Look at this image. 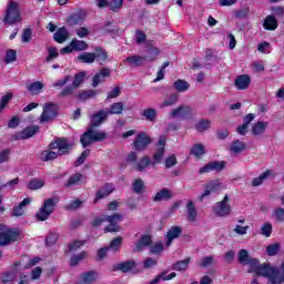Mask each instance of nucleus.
<instances>
[{
  "label": "nucleus",
  "instance_id": "24",
  "mask_svg": "<svg viewBox=\"0 0 284 284\" xmlns=\"http://www.w3.org/2000/svg\"><path fill=\"white\" fill-rule=\"evenodd\" d=\"M179 92L170 93L160 104L161 110H163V108H172V105H176V103H179Z\"/></svg>",
  "mask_w": 284,
  "mask_h": 284
},
{
  "label": "nucleus",
  "instance_id": "61",
  "mask_svg": "<svg viewBox=\"0 0 284 284\" xmlns=\"http://www.w3.org/2000/svg\"><path fill=\"white\" fill-rule=\"evenodd\" d=\"M12 101V93H7L0 99V112L6 110V105H8Z\"/></svg>",
  "mask_w": 284,
  "mask_h": 284
},
{
  "label": "nucleus",
  "instance_id": "31",
  "mask_svg": "<svg viewBox=\"0 0 284 284\" xmlns=\"http://www.w3.org/2000/svg\"><path fill=\"white\" fill-rule=\"evenodd\" d=\"M125 63H129L131 68H141L143 65V61H145V57L143 55H131L125 58Z\"/></svg>",
  "mask_w": 284,
  "mask_h": 284
},
{
  "label": "nucleus",
  "instance_id": "38",
  "mask_svg": "<svg viewBox=\"0 0 284 284\" xmlns=\"http://www.w3.org/2000/svg\"><path fill=\"white\" fill-rule=\"evenodd\" d=\"M88 258V251H82L79 254L72 255L70 258V266L77 267L81 261H85Z\"/></svg>",
  "mask_w": 284,
  "mask_h": 284
},
{
  "label": "nucleus",
  "instance_id": "1",
  "mask_svg": "<svg viewBox=\"0 0 284 284\" xmlns=\"http://www.w3.org/2000/svg\"><path fill=\"white\" fill-rule=\"evenodd\" d=\"M49 150H44L40 153V159L48 163L49 161H57L59 156H65L72 152V144L65 138H54V140L48 145Z\"/></svg>",
  "mask_w": 284,
  "mask_h": 284
},
{
  "label": "nucleus",
  "instance_id": "51",
  "mask_svg": "<svg viewBox=\"0 0 284 284\" xmlns=\"http://www.w3.org/2000/svg\"><path fill=\"white\" fill-rule=\"evenodd\" d=\"M87 72L85 71H82V72H79V73H75L74 78H73V88H79L83 81H85V77H87Z\"/></svg>",
  "mask_w": 284,
  "mask_h": 284
},
{
  "label": "nucleus",
  "instance_id": "9",
  "mask_svg": "<svg viewBox=\"0 0 284 284\" xmlns=\"http://www.w3.org/2000/svg\"><path fill=\"white\" fill-rule=\"evenodd\" d=\"M152 143V138L148 135L145 132H140L134 141H133V148L135 152H143L148 150V146Z\"/></svg>",
  "mask_w": 284,
  "mask_h": 284
},
{
  "label": "nucleus",
  "instance_id": "28",
  "mask_svg": "<svg viewBox=\"0 0 284 284\" xmlns=\"http://www.w3.org/2000/svg\"><path fill=\"white\" fill-rule=\"evenodd\" d=\"M39 130L41 128L39 125H29L22 130V141H26L28 139H32L34 134H39Z\"/></svg>",
  "mask_w": 284,
  "mask_h": 284
},
{
  "label": "nucleus",
  "instance_id": "64",
  "mask_svg": "<svg viewBox=\"0 0 284 284\" xmlns=\"http://www.w3.org/2000/svg\"><path fill=\"white\" fill-rule=\"evenodd\" d=\"M274 216L277 223H284V209L283 207L275 209Z\"/></svg>",
  "mask_w": 284,
  "mask_h": 284
},
{
  "label": "nucleus",
  "instance_id": "27",
  "mask_svg": "<svg viewBox=\"0 0 284 284\" xmlns=\"http://www.w3.org/2000/svg\"><path fill=\"white\" fill-rule=\"evenodd\" d=\"M264 30L274 31L278 28V20L274 16H267L263 22Z\"/></svg>",
  "mask_w": 284,
  "mask_h": 284
},
{
  "label": "nucleus",
  "instance_id": "46",
  "mask_svg": "<svg viewBox=\"0 0 284 284\" xmlns=\"http://www.w3.org/2000/svg\"><path fill=\"white\" fill-rule=\"evenodd\" d=\"M173 88L178 92H187V90H190V83L185 80L179 79L173 83Z\"/></svg>",
  "mask_w": 284,
  "mask_h": 284
},
{
  "label": "nucleus",
  "instance_id": "42",
  "mask_svg": "<svg viewBox=\"0 0 284 284\" xmlns=\"http://www.w3.org/2000/svg\"><path fill=\"white\" fill-rule=\"evenodd\" d=\"M97 94H99L98 90H87L78 93L77 99H79V101H88V99H94Z\"/></svg>",
  "mask_w": 284,
  "mask_h": 284
},
{
  "label": "nucleus",
  "instance_id": "29",
  "mask_svg": "<svg viewBox=\"0 0 284 284\" xmlns=\"http://www.w3.org/2000/svg\"><path fill=\"white\" fill-rule=\"evenodd\" d=\"M108 79V77H110V69L108 68H103L100 70L99 73H97L94 77H93V80H92V88H98L99 87V83H101V81H103L102 79Z\"/></svg>",
  "mask_w": 284,
  "mask_h": 284
},
{
  "label": "nucleus",
  "instance_id": "55",
  "mask_svg": "<svg viewBox=\"0 0 284 284\" xmlns=\"http://www.w3.org/2000/svg\"><path fill=\"white\" fill-rule=\"evenodd\" d=\"M212 122L210 120H201L195 124V130L197 132H205V130H210V125Z\"/></svg>",
  "mask_w": 284,
  "mask_h": 284
},
{
  "label": "nucleus",
  "instance_id": "18",
  "mask_svg": "<svg viewBox=\"0 0 284 284\" xmlns=\"http://www.w3.org/2000/svg\"><path fill=\"white\" fill-rule=\"evenodd\" d=\"M250 83H252V78H250L248 74H241L235 79L236 90H247V88H250Z\"/></svg>",
  "mask_w": 284,
  "mask_h": 284
},
{
  "label": "nucleus",
  "instance_id": "35",
  "mask_svg": "<svg viewBox=\"0 0 284 284\" xmlns=\"http://www.w3.org/2000/svg\"><path fill=\"white\" fill-rule=\"evenodd\" d=\"M190 154H192V156H195V159H203V156L205 155V145H203L202 143H196L192 146Z\"/></svg>",
  "mask_w": 284,
  "mask_h": 284
},
{
  "label": "nucleus",
  "instance_id": "32",
  "mask_svg": "<svg viewBox=\"0 0 284 284\" xmlns=\"http://www.w3.org/2000/svg\"><path fill=\"white\" fill-rule=\"evenodd\" d=\"M192 261V257H185L182 261H176L172 265V270L175 272H185L187 267H190V262Z\"/></svg>",
  "mask_w": 284,
  "mask_h": 284
},
{
  "label": "nucleus",
  "instance_id": "62",
  "mask_svg": "<svg viewBox=\"0 0 284 284\" xmlns=\"http://www.w3.org/2000/svg\"><path fill=\"white\" fill-rule=\"evenodd\" d=\"M32 28H26L22 30V43H30L32 41Z\"/></svg>",
  "mask_w": 284,
  "mask_h": 284
},
{
  "label": "nucleus",
  "instance_id": "58",
  "mask_svg": "<svg viewBox=\"0 0 284 284\" xmlns=\"http://www.w3.org/2000/svg\"><path fill=\"white\" fill-rule=\"evenodd\" d=\"M48 57L45 59L47 63H50L53 59H57L59 57V50L57 47H49L48 49Z\"/></svg>",
  "mask_w": 284,
  "mask_h": 284
},
{
  "label": "nucleus",
  "instance_id": "57",
  "mask_svg": "<svg viewBox=\"0 0 284 284\" xmlns=\"http://www.w3.org/2000/svg\"><path fill=\"white\" fill-rule=\"evenodd\" d=\"M17 61V50L9 49L7 50V54L4 57V63L8 65L9 63H14Z\"/></svg>",
  "mask_w": 284,
  "mask_h": 284
},
{
  "label": "nucleus",
  "instance_id": "34",
  "mask_svg": "<svg viewBox=\"0 0 284 284\" xmlns=\"http://www.w3.org/2000/svg\"><path fill=\"white\" fill-rule=\"evenodd\" d=\"M187 210V221L190 223H194L196 221V216H199V212H196V206H194V202L191 200L186 204Z\"/></svg>",
  "mask_w": 284,
  "mask_h": 284
},
{
  "label": "nucleus",
  "instance_id": "20",
  "mask_svg": "<svg viewBox=\"0 0 284 284\" xmlns=\"http://www.w3.org/2000/svg\"><path fill=\"white\" fill-rule=\"evenodd\" d=\"M181 234H183V229H181V226H171L166 233V246L170 247V245H172V241H174V239H179Z\"/></svg>",
  "mask_w": 284,
  "mask_h": 284
},
{
  "label": "nucleus",
  "instance_id": "13",
  "mask_svg": "<svg viewBox=\"0 0 284 284\" xmlns=\"http://www.w3.org/2000/svg\"><path fill=\"white\" fill-rule=\"evenodd\" d=\"M114 192V184L112 183H105L101 187L98 189L95 192V199L93 200V203L97 204L99 201H103V199H108L110 194Z\"/></svg>",
  "mask_w": 284,
  "mask_h": 284
},
{
  "label": "nucleus",
  "instance_id": "21",
  "mask_svg": "<svg viewBox=\"0 0 284 284\" xmlns=\"http://www.w3.org/2000/svg\"><path fill=\"white\" fill-rule=\"evenodd\" d=\"M70 39V31L65 27H60L53 34V40L57 43H65Z\"/></svg>",
  "mask_w": 284,
  "mask_h": 284
},
{
  "label": "nucleus",
  "instance_id": "54",
  "mask_svg": "<svg viewBox=\"0 0 284 284\" xmlns=\"http://www.w3.org/2000/svg\"><path fill=\"white\" fill-rule=\"evenodd\" d=\"M281 250V244L274 243L266 246L267 256H276Z\"/></svg>",
  "mask_w": 284,
  "mask_h": 284
},
{
  "label": "nucleus",
  "instance_id": "12",
  "mask_svg": "<svg viewBox=\"0 0 284 284\" xmlns=\"http://www.w3.org/2000/svg\"><path fill=\"white\" fill-rule=\"evenodd\" d=\"M225 161H211L200 168L199 174H210V172H223L225 170Z\"/></svg>",
  "mask_w": 284,
  "mask_h": 284
},
{
  "label": "nucleus",
  "instance_id": "15",
  "mask_svg": "<svg viewBox=\"0 0 284 284\" xmlns=\"http://www.w3.org/2000/svg\"><path fill=\"white\" fill-rule=\"evenodd\" d=\"M221 190V182L219 180H211L209 183L204 184V192L199 196V201H203L210 194L219 192Z\"/></svg>",
  "mask_w": 284,
  "mask_h": 284
},
{
  "label": "nucleus",
  "instance_id": "37",
  "mask_svg": "<svg viewBox=\"0 0 284 284\" xmlns=\"http://www.w3.org/2000/svg\"><path fill=\"white\" fill-rule=\"evenodd\" d=\"M160 54H161V50H159V48L148 47L145 61H150V62L156 61V59L159 58Z\"/></svg>",
  "mask_w": 284,
  "mask_h": 284
},
{
  "label": "nucleus",
  "instance_id": "43",
  "mask_svg": "<svg viewBox=\"0 0 284 284\" xmlns=\"http://www.w3.org/2000/svg\"><path fill=\"white\" fill-rule=\"evenodd\" d=\"M78 61H81L82 63H94V61H97V55L94 52H83L78 55Z\"/></svg>",
  "mask_w": 284,
  "mask_h": 284
},
{
  "label": "nucleus",
  "instance_id": "4",
  "mask_svg": "<svg viewBox=\"0 0 284 284\" xmlns=\"http://www.w3.org/2000/svg\"><path fill=\"white\" fill-rule=\"evenodd\" d=\"M21 21V10L19 9V3L16 1H9L3 18V23L7 26H14Z\"/></svg>",
  "mask_w": 284,
  "mask_h": 284
},
{
  "label": "nucleus",
  "instance_id": "41",
  "mask_svg": "<svg viewBox=\"0 0 284 284\" xmlns=\"http://www.w3.org/2000/svg\"><path fill=\"white\" fill-rule=\"evenodd\" d=\"M27 90L32 94V97L37 94H41V90H43V83L41 81H36L27 87Z\"/></svg>",
  "mask_w": 284,
  "mask_h": 284
},
{
  "label": "nucleus",
  "instance_id": "17",
  "mask_svg": "<svg viewBox=\"0 0 284 284\" xmlns=\"http://www.w3.org/2000/svg\"><path fill=\"white\" fill-rule=\"evenodd\" d=\"M171 116H182V119H192V108L180 105L179 108L172 110Z\"/></svg>",
  "mask_w": 284,
  "mask_h": 284
},
{
  "label": "nucleus",
  "instance_id": "8",
  "mask_svg": "<svg viewBox=\"0 0 284 284\" xmlns=\"http://www.w3.org/2000/svg\"><path fill=\"white\" fill-rule=\"evenodd\" d=\"M105 219L109 223L108 226L104 227V233H112V232H121V226L118 223L123 221V215L121 213H114L112 215H105Z\"/></svg>",
  "mask_w": 284,
  "mask_h": 284
},
{
  "label": "nucleus",
  "instance_id": "7",
  "mask_svg": "<svg viewBox=\"0 0 284 284\" xmlns=\"http://www.w3.org/2000/svg\"><path fill=\"white\" fill-rule=\"evenodd\" d=\"M59 116V104L48 102L43 105V111L40 115V123H50Z\"/></svg>",
  "mask_w": 284,
  "mask_h": 284
},
{
  "label": "nucleus",
  "instance_id": "16",
  "mask_svg": "<svg viewBox=\"0 0 284 284\" xmlns=\"http://www.w3.org/2000/svg\"><path fill=\"white\" fill-rule=\"evenodd\" d=\"M105 119H108V112H105V109H102L91 116L89 128H99Z\"/></svg>",
  "mask_w": 284,
  "mask_h": 284
},
{
  "label": "nucleus",
  "instance_id": "23",
  "mask_svg": "<svg viewBox=\"0 0 284 284\" xmlns=\"http://www.w3.org/2000/svg\"><path fill=\"white\" fill-rule=\"evenodd\" d=\"M170 199H172V191L163 187L152 197V201L153 203H161V201H170Z\"/></svg>",
  "mask_w": 284,
  "mask_h": 284
},
{
  "label": "nucleus",
  "instance_id": "3",
  "mask_svg": "<svg viewBox=\"0 0 284 284\" xmlns=\"http://www.w3.org/2000/svg\"><path fill=\"white\" fill-rule=\"evenodd\" d=\"M105 139H108V133L105 131H94V128H88L87 132L81 135L80 142L82 148H88L89 145H92V143H99L105 141Z\"/></svg>",
  "mask_w": 284,
  "mask_h": 284
},
{
  "label": "nucleus",
  "instance_id": "60",
  "mask_svg": "<svg viewBox=\"0 0 284 284\" xmlns=\"http://www.w3.org/2000/svg\"><path fill=\"white\" fill-rule=\"evenodd\" d=\"M164 250H165V246L163 245V243H155L151 245L150 252L155 256H159V254H163Z\"/></svg>",
  "mask_w": 284,
  "mask_h": 284
},
{
  "label": "nucleus",
  "instance_id": "50",
  "mask_svg": "<svg viewBox=\"0 0 284 284\" xmlns=\"http://www.w3.org/2000/svg\"><path fill=\"white\" fill-rule=\"evenodd\" d=\"M143 190H145V184L143 181L141 179L134 180L132 184V192H134V194H141Z\"/></svg>",
  "mask_w": 284,
  "mask_h": 284
},
{
  "label": "nucleus",
  "instance_id": "63",
  "mask_svg": "<svg viewBox=\"0 0 284 284\" xmlns=\"http://www.w3.org/2000/svg\"><path fill=\"white\" fill-rule=\"evenodd\" d=\"M284 283V261L281 263L277 268V275L275 276V284Z\"/></svg>",
  "mask_w": 284,
  "mask_h": 284
},
{
  "label": "nucleus",
  "instance_id": "49",
  "mask_svg": "<svg viewBox=\"0 0 284 284\" xmlns=\"http://www.w3.org/2000/svg\"><path fill=\"white\" fill-rule=\"evenodd\" d=\"M121 245H123V237L116 236L110 242L108 247L109 250H113V252H119V250H121Z\"/></svg>",
  "mask_w": 284,
  "mask_h": 284
},
{
  "label": "nucleus",
  "instance_id": "48",
  "mask_svg": "<svg viewBox=\"0 0 284 284\" xmlns=\"http://www.w3.org/2000/svg\"><path fill=\"white\" fill-rule=\"evenodd\" d=\"M43 185H45V181L39 180V179H31L27 187L28 190L34 191V190H41Z\"/></svg>",
  "mask_w": 284,
  "mask_h": 284
},
{
  "label": "nucleus",
  "instance_id": "10",
  "mask_svg": "<svg viewBox=\"0 0 284 284\" xmlns=\"http://www.w3.org/2000/svg\"><path fill=\"white\" fill-rule=\"evenodd\" d=\"M229 201H230V196L225 195L222 201L217 202L214 205L213 212L216 216L225 217L232 214V206L227 204Z\"/></svg>",
  "mask_w": 284,
  "mask_h": 284
},
{
  "label": "nucleus",
  "instance_id": "36",
  "mask_svg": "<svg viewBox=\"0 0 284 284\" xmlns=\"http://www.w3.org/2000/svg\"><path fill=\"white\" fill-rule=\"evenodd\" d=\"M123 102H114L110 105V109H104V112L109 116V114H123Z\"/></svg>",
  "mask_w": 284,
  "mask_h": 284
},
{
  "label": "nucleus",
  "instance_id": "25",
  "mask_svg": "<svg viewBox=\"0 0 284 284\" xmlns=\"http://www.w3.org/2000/svg\"><path fill=\"white\" fill-rule=\"evenodd\" d=\"M93 54L95 55V60L98 61L99 65H104L108 63V51L101 47H95Z\"/></svg>",
  "mask_w": 284,
  "mask_h": 284
},
{
  "label": "nucleus",
  "instance_id": "11",
  "mask_svg": "<svg viewBox=\"0 0 284 284\" xmlns=\"http://www.w3.org/2000/svg\"><path fill=\"white\" fill-rule=\"evenodd\" d=\"M156 148V151L153 153L152 168H156V165L161 164L165 156V138H159Z\"/></svg>",
  "mask_w": 284,
  "mask_h": 284
},
{
  "label": "nucleus",
  "instance_id": "30",
  "mask_svg": "<svg viewBox=\"0 0 284 284\" xmlns=\"http://www.w3.org/2000/svg\"><path fill=\"white\" fill-rule=\"evenodd\" d=\"M267 125H268L267 122L257 121L252 126V134L254 136H261V134H265V131L267 130Z\"/></svg>",
  "mask_w": 284,
  "mask_h": 284
},
{
  "label": "nucleus",
  "instance_id": "33",
  "mask_svg": "<svg viewBox=\"0 0 284 284\" xmlns=\"http://www.w3.org/2000/svg\"><path fill=\"white\" fill-rule=\"evenodd\" d=\"M17 280V273L14 271H6L0 274V283L12 284Z\"/></svg>",
  "mask_w": 284,
  "mask_h": 284
},
{
  "label": "nucleus",
  "instance_id": "40",
  "mask_svg": "<svg viewBox=\"0 0 284 284\" xmlns=\"http://www.w3.org/2000/svg\"><path fill=\"white\" fill-rule=\"evenodd\" d=\"M150 165H152V160L150 159V156L144 155L136 164V170L138 172H145V170H148Z\"/></svg>",
  "mask_w": 284,
  "mask_h": 284
},
{
  "label": "nucleus",
  "instance_id": "5",
  "mask_svg": "<svg viewBox=\"0 0 284 284\" xmlns=\"http://www.w3.org/2000/svg\"><path fill=\"white\" fill-rule=\"evenodd\" d=\"M277 274H278V268H275L267 263L260 264V266H257L255 270L256 276H262L263 278H267L268 283L271 284H276Z\"/></svg>",
  "mask_w": 284,
  "mask_h": 284
},
{
  "label": "nucleus",
  "instance_id": "26",
  "mask_svg": "<svg viewBox=\"0 0 284 284\" xmlns=\"http://www.w3.org/2000/svg\"><path fill=\"white\" fill-rule=\"evenodd\" d=\"M141 116H143L145 121H149L150 123H154L159 116V113L156 109L148 108L141 112Z\"/></svg>",
  "mask_w": 284,
  "mask_h": 284
},
{
  "label": "nucleus",
  "instance_id": "56",
  "mask_svg": "<svg viewBox=\"0 0 284 284\" xmlns=\"http://www.w3.org/2000/svg\"><path fill=\"white\" fill-rule=\"evenodd\" d=\"M272 232H273L272 223L266 222L262 225L261 227L262 236H265V239H270V236H272Z\"/></svg>",
  "mask_w": 284,
  "mask_h": 284
},
{
  "label": "nucleus",
  "instance_id": "39",
  "mask_svg": "<svg viewBox=\"0 0 284 284\" xmlns=\"http://www.w3.org/2000/svg\"><path fill=\"white\" fill-rule=\"evenodd\" d=\"M81 181H83V174L74 173L67 180V182L64 183V187H72L74 185H79Z\"/></svg>",
  "mask_w": 284,
  "mask_h": 284
},
{
  "label": "nucleus",
  "instance_id": "44",
  "mask_svg": "<svg viewBox=\"0 0 284 284\" xmlns=\"http://www.w3.org/2000/svg\"><path fill=\"white\" fill-rule=\"evenodd\" d=\"M272 175V170H266L264 173H262L260 176L254 178L252 180V186L258 187V185H263V181Z\"/></svg>",
  "mask_w": 284,
  "mask_h": 284
},
{
  "label": "nucleus",
  "instance_id": "59",
  "mask_svg": "<svg viewBox=\"0 0 284 284\" xmlns=\"http://www.w3.org/2000/svg\"><path fill=\"white\" fill-rule=\"evenodd\" d=\"M176 163H179V161L176 160V155L171 154L165 159L164 168H166V170H170V168H174V165H176Z\"/></svg>",
  "mask_w": 284,
  "mask_h": 284
},
{
  "label": "nucleus",
  "instance_id": "52",
  "mask_svg": "<svg viewBox=\"0 0 284 284\" xmlns=\"http://www.w3.org/2000/svg\"><path fill=\"white\" fill-rule=\"evenodd\" d=\"M90 152H91L90 149H85V150L81 153V155L75 160L74 166H75V168H79V166L83 165V164L85 163L88 156H90Z\"/></svg>",
  "mask_w": 284,
  "mask_h": 284
},
{
  "label": "nucleus",
  "instance_id": "14",
  "mask_svg": "<svg viewBox=\"0 0 284 284\" xmlns=\"http://www.w3.org/2000/svg\"><path fill=\"white\" fill-rule=\"evenodd\" d=\"M134 270H136V261L134 260L120 262L112 266L113 272H122L123 274H128L129 272H134Z\"/></svg>",
  "mask_w": 284,
  "mask_h": 284
},
{
  "label": "nucleus",
  "instance_id": "2",
  "mask_svg": "<svg viewBox=\"0 0 284 284\" xmlns=\"http://www.w3.org/2000/svg\"><path fill=\"white\" fill-rule=\"evenodd\" d=\"M17 241H21V231L0 224V247H6L11 243H17Z\"/></svg>",
  "mask_w": 284,
  "mask_h": 284
},
{
  "label": "nucleus",
  "instance_id": "22",
  "mask_svg": "<svg viewBox=\"0 0 284 284\" xmlns=\"http://www.w3.org/2000/svg\"><path fill=\"white\" fill-rule=\"evenodd\" d=\"M170 270L162 271L159 275H156L152 281L151 284H158L161 283V281H172L176 278V273L172 272L170 273Z\"/></svg>",
  "mask_w": 284,
  "mask_h": 284
},
{
  "label": "nucleus",
  "instance_id": "6",
  "mask_svg": "<svg viewBox=\"0 0 284 284\" xmlns=\"http://www.w3.org/2000/svg\"><path fill=\"white\" fill-rule=\"evenodd\" d=\"M55 207L57 202L54 201V197L44 200L42 206L36 213L37 221H48Z\"/></svg>",
  "mask_w": 284,
  "mask_h": 284
},
{
  "label": "nucleus",
  "instance_id": "47",
  "mask_svg": "<svg viewBox=\"0 0 284 284\" xmlns=\"http://www.w3.org/2000/svg\"><path fill=\"white\" fill-rule=\"evenodd\" d=\"M231 152L234 154H241L245 150V143L241 140H234L230 148Z\"/></svg>",
  "mask_w": 284,
  "mask_h": 284
},
{
  "label": "nucleus",
  "instance_id": "45",
  "mask_svg": "<svg viewBox=\"0 0 284 284\" xmlns=\"http://www.w3.org/2000/svg\"><path fill=\"white\" fill-rule=\"evenodd\" d=\"M71 45L75 52H83V50H88V42L83 40H71Z\"/></svg>",
  "mask_w": 284,
  "mask_h": 284
},
{
  "label": "nucleus",
  "instance_id": "53",
  "mask_svg": "<svg viewBox=\"0 0 284 284\" xmlns=\"http://www.w3.org/2000/svg\"><path fill=\"white\" fill-rule=\"evenodd\" d=\"M250 252L245 248H242L239 251V263H241V265H246V263L250 261Z\"/></svg>",
  "mask_w": 284,
  "mask_h": 284
},
{
  "label": "nucleus",
  "instance_id": "19",
  "mask_svg": "<svg viewBox=\"0 0 284 284\" xmlns=\"http://www.w3.org/2000/svg\"><path fill=\"white\" fill-rule=\"evenodd\" d=\"M152 245V235L143 234L135 244V252H143L145 247H150Z\"/></svg>",
  "mask_w": 284,
  "mask_h": 284
}]
</instances>
